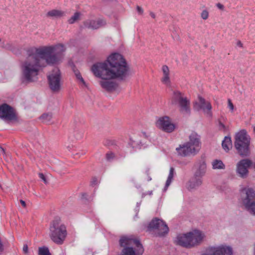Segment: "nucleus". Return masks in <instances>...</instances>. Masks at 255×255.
Segmentation results:
<instances>
[{
	"label": "nucleus",
	"instance_id": "473e14b6",
	"mask_svg": "<svg viewBox=\"0 0 255 255\" xmlns=\"http://www.w3.org/2000/svg\"><path fill=\"white\" fill-rule=\"evenodd\" d=\"M201 17L204 20H206L209 17V12L207 10H203L201 13Z\"/></svg>",
	"mask_w": 255,
	"mask_h": 255
},
{
	"label": "nucleus",
	"instance_id": "423d86ee",
	"mask_svg": "<svg viewBox=\"0 0 255 255\" xmlns=\"http://www.w3.org/2000/svg\"><path fill=\"white\" fill-rule=\"evenodd\" d=\"M120 245L123 247L121 255H142L144 248L139 240L131 237H123L119 241Z\"/></svg>",
	"mask_w": 255,
	"mask_h": 255
},
{
	"label": "nucleus",
	"instance_id": "9d476101",
	"mask_svg": "<svg viewBox=\"0 0 255 255\" xmlns=\"http://www.w3.org/2000/svg\"><path fill=\"white\" fill-rule=\"evenodd\" d=\"M171 103L174 105H178L180 108V111L183 114L188 115L190 114V101L186 97H184L180 92L178 91L173 92Z\"/></svg>",
	"mask_w": 255,
	"mask_h": 255
},
{
	"label": "nucleus",
	"instance_id": "a211bd4d",
	"mask_svg": "<svg viewBox=\"0 0 255 255\" xmlns=\"http://www.w3.org/2000/svg\"><path fill=\"white\" fill-rule=\"evenodd\" d=\"M157 125L160 129L166 132H172L175 128V125L171 123L167 116L159 118L157 122Z\"/></svg>",
	"mask_w": 255,
	"mask_h": 255
},
{
	"label": "nucleus",
	"instance_id": "f704fd0d",
	"mask_svg": "<svg viewBox=\"0 0 255 255\" xmlns=\"http://www.w3.org/2000/svg\"><path fill=\"white\" fill-rule=\"evenodd\" d=\"M39 178L40 179H41L43 181L44 183H45V184L47 183V181L46 180V178L45 176H44V175L43 173H39Z\"/></svg>",
	"mask_w": 255,
	"mask_h": 255
},
{
	"label": "nucleus",
	"instance_id": "de8ad7c7",
	"mask_svg": "<svg viewBox=\"0 0 255 255\" xmlns=\"http://www.w3.org/2000/svg\"><path fill=\"white\" fill-rule=\"evenodd\" d=\"M253 130L254 132L255 133V126H253Z\"/></svg>",
	"mask_w": 255,
	"mask_h": 255
},
{
	"label": "nucleus",
	"instance_id": "49530a36",
	"mask_svg": "<svg viewBox=\"0 0 255 255\" xmlns=\"http://www.w3.org/2000/svg\"><path fill=\"white\" fill-rule=\"evenodd\" d=\"M148 194L150 195H152V191H148Z\"/></svg>",
	"mask_w": 255,
	"mask_h": 255
},
{
	"label": "nucleus",
	"instance_id": "79ce46f5",
	"mask_svg": "<svg viewBox=\"0 0 255 255\" xmlns=\"http://www.w3.org/2000/svg\"><path fill=\"white\" fill-rule=\"evenodd\" d=\"M237 45L241 47H243V44L241 42V41H238V42H237Z\"/></svg>",
	"mask_w": 255,
	"mask_h": 255
},
{
	"label": "nucleus",
	"instance_id": "e433bc0d",
	"mask_svg": "<svg viewBox=\"0 0 255 255\" xmlns=\"http://www.w3.org/2000/svg\"><path fill=\"white\" fill-rule=\"evenodd\" d=\"M97 183V179L96 177H93L92 181H91V185L92 186L95 185Z\"/></svg>",
	"mask_w": 255,
	"mask_h": 255
},
{
	"label": "nucleus",
	"instance_id": "2eb2a0df",
	"mask_svg": "<svg viewBox=\"0 0 255 255\" xmlns=\"http://www.w3.org/2000/svg\"><path fill=\"white\" fill-rule=\"evenodd\" d=\"M106 24V21L103 18L87 19L83 22V25L80 28L94 30L104 27Z\"/></svg>",
	"mask_w": 255,
	"mask_h": 255
},
{
	"label": "nucleus",
	"instance_id": "6e6552de",
	"mask_svg": "<svg viewBox=\"0 0 255 255\" xmlns=\"http://www.w3.org/2000/svg\"><path fill=\"white\" fill-rule=\"evenodd\" d=\"M51 239L58 245L63 244L67 235L66 228L59 217H56L51 223L50 228Z\"/></svg>",
	"mask_w": 255,
	"mask_h": 255
},
{
	"label": "nucleus",
	"instance_id": "6ab92c4d",
	"mask_svg": "<svg viewBox=\"0 0 255 255\" xmlns=\"http://www.w3.org/2000/svg\"><path fill=\"white\" fill-rule=\"evenodd\" d=\"M202 177L196 176L194 175L193 177L187 183V189L190 191L196 189L202 185Z\"/></svg>",
	"mask_w": 255,
	"mask_h": 255
},
{
	"label": "nucleus",
	"instance_id": "b1692460",
	"mask_svg": "<svg viewBox=\"0 0 255 255\" xmlns=\"http://www.w3.org/2000/svg\"><path fill=\"white\" fill-rule=\"evenodd\" d=\"M212 167L214 169H224L225 168V165L221 160L215 159L213 161Z\"/></svg>",
	"mask_w": 255,
	"mask_h": 255
},
{
	"label": "nucleus",
	"instance_id": "7ed1b4c3",
	"mask_svg": "<svg viewBox=\"0 0 255 255\" xmlns=\"http://www.w3.org/2000/svg\"><path fill=\"white\" fill-rule=\"evenodd\" d=\"M55 49L53 46L31 47L28 48V53L29 55H37L39 59L42 60L46 67L47 64L57 63L62 58V51L55 53Z\"/></svg>",
	"mask_w": 255,
	"mask_h": 255
},
{
	"label": "nucleus",
	"instance_id": "37998d69",
	"mask_svg": "<svg viewBox=\"0 0 255 255\" xmlns=\"http://www.w3.org/2000/svg\"><path fill=\"white\" fill-rule=\"evenodd\" d=\"M150 15L153 18H155V14L153 12H150Z\"/></svg>",
	"mask_w": 255,
	"mask_h": 255
},
{
	"label": "nucleus",
	"instance_id": "4468645a",
	"mask_svg": "<svg viewBox=\"0 0 255 255\" xmlns=\"http://www.w3.org/2000/svg\"><path fill=\"white\" fill-rule=\"evenodd\" d=\"M241 196L243 205L247 208L255 202V190L249 187H245L241 190Z\"/></svg>",
	"mask_w": 255,
	"mask_h": 255
},
{
	"label": "nucleus",
	"instance_id": "aec40b11",
	"mask_svg": "<svg viewBox=\"0 0 255 255\" xmlns=\"http://www.w3.org/2000/svg\"><path fill=\"white\" fill-rule=\"evenodd\" d=\"M196 167V170L195 171L194 175L196 176H199L201 177H203L206 171V164L205 161L204 160L199 161L197 164L195 165Z\"/></svg>",
	"mask_w": 255,
	"mask_h": 255
},
{
	"label": "nucleus",
	"instance_id": "20e7f679",
	"mask_svg": "<svg viewBox=\"0 0 255 255\" xmlns=\"http://www.w3.org/2000/svg\"><path fill=\"white\" fill-rule=\"evenodd\" d=\"M205 237L202 231L196 229L186 234L178 235L175 243L181 247L191 249L200 245Z\"/></svg>",
	"mask_w": 255,
	"mask_h": 255
},
{
	"label": "nucleus",
	"instance_id": "ddd939ff",
	"mask_svg": "<svg viewBox=\"0 0 255 255\" xmlns=\"http://www.w3.org/2000/svg\"><path fill=\"white\" fill-rule=\"evenodd\" d=\"M49 87L53 92H58L60 89L61 73L56 68L47 77Z\"/></svg>",
	"mask_w": 255,
	"mask_h": 255
},
{
	"label": "nucleus",
	"instance_id": "f3484780",
	"mask_svg": "<svg viewBox=\"0 0 255 255\" xmlns=\"http://www.w3.org/2000/svg\"><path fill=\"white\" fill-rule=\"evenodd\" d=\"M194 109L199 111L202 110L208 116L212 117V113L211 112L212 106L210 102L206 101L205 99L202 97H199V103L195 102L194 105Z\"/></svg>",
	"mask_w": 255,
	"mask_h": 255
},
{
	"label": "nucleus",
	"instance_id": "7c9ffc66",
	"mask_svg": "<svg viewBox=\"0 0 255 255\" xmlns=\"http://www.w3.org/2000/svg\"><path fill=\"white\" fill-rule=\"evenodd\" d=\"M84 134L83 131L82 130L77 129L74 131V135L75 138L77 139H81L83 137Z\"/></svg>",
	"mask_w": 255,
	"mask_h": 255
},
{
	"label": "nucleus",
	"instance_id": "f8f14e48",
	"mask_svg": "<svg viewBox=\"0 0 255 255\" xmlns=\"http://www.w3.org/2000/svg\"><path fill=\"white\" fill-rule=\"evenodd\" d=\"M252 161L249 158H244L240 160L237 164L236 172L239 177L246 178L249 175V168L252 165Z\"/></svg>",
	"mask_w": 255,
	"mask_h": 255
},
{
	"label": "nucleus",
	"instance_id": "a18cd8bd",
	"mask_svg": "<svg viewBox=\"0 0 255 255\" xmlns=\"http://www.w3.org/2000/svg\"><path fill=\"white\" fill-rule=\"evenodd\" d=\"M151 180V178L149 176L148 177L147 181H149Z\"/></svg>",
	"mask_w": 255,
	"mask_h": 255
},
{
	"label": "nucleus",
	"instance_id": "4c0bfd02",
	"mask_svg": "<svg viewBox=\"0 0 255 255\" xmlns=\"http://www.w3.org/2000/svg\"><path fill=\"white\" fill-rule=\"evenodd\" d=\"M136 9H137V11H138V12L140 14H142L143 12V10L142 9V8L139 6H136Z\"/></svg>",
	"mask_w": 255,
	"mask_h": 255
},
{
	"label": "nucleus",
	"instance_id": "72a5a7b5",
	"mask_svg": "<svg viewBox=\"0 0 255 255\" xmlns=\"http://www.w3.org/2000/svg\"><path fill=\"white\" fill-rule=\"evenodd\" d=\"M228 107L230 108V109L232 111H233V110L234 109V106L233 104L232 103L231 99H229L228 100Z\"/></svg>",
	"mask_w": 255,
	"mask_h": 255
},
{
	"label": "nucleus",
	"instance_id": "58836bf2",
	"mask_svg": "<svg viewBox=\"0 0 255 255\" xmlns=\"http://www.w3.org/2000/svg\"><path fill=\"white\" fill-rule=\"evenodd\" d=\"M28 248L27 245H24L23 247V251L25 254L28 253Z\"/></svg>",
	"mask_w": 255,
	"mask_h": 255
},
{
	"label": "nucleus",
	"instance_id": "0eeeda50",
	"mask_svg": "<svg viewBox=\"0 0 255 255\" xmlns=\"http://www.w3.org/2000/svg\"><path fill=\"white\" fill-rule=\"evenodd\" d=\"M251 137L245 129L236 133L235 136L234 146L237 153L242 157L250 156Z\"/></svg>",
	"mask_w": 255,
	"mask_h": 255
},
{
	"label": "nucleus",
	"instance_id": "c9c22d12",
	"mask_svg": "<svg viewBox=\"0 0 255 255\" xmlns=\"http://www.w3.org/2000/svg\"><path fill=\"white\" fill-rule=\"evenodd\" d=\"M219 128L224 131L226 130L225 126L220 121H219Z\"/></svg>",
	"mask_w": 255,
	"mask_h": 255
},
{
	"label": "nucleus",
	"instance_id": "bb28decb",
	"mask_svg": "<svg viewBox=\"0 0 255 255\" xmlns=\"http://www.w3.org/2000/svg\"><path fill=\"white\" fill-rule=\"evenodd\" d=\"M52 118V114L51 113H44L40 117V119L43 122L47 123L49 122Z\"/></svg>",
	"mask_w": 255,
	"mask_h": 255
},
{
	"label": "nucleus",
	"instance_id": "cd10ccee",
	"mask_svg": "<svg viewBox=\"0 0 255 255\" xmlns=\"http://www.w3.org/2000/svg\"><path fill=\"white\" fill-rule=\"evenodd\" d=\"M38 255H51L47 247H39L38 249Z\"/></svg>",
	"mask_w": 255,
	"mask_h": 255
},
{
	"label": "nucleus",
	"instance_id": "c85d7f7f",
	"mask_svg": "<svg viewBox=\"0 0 255 255\" xmlns=\"http://www.w3.org/2000/svg\"><path fill=\"white\" fill-rule=\"evenodd\" d=\"M73 70L77 78L80 80V81H81L84 85H85V82L82 78L80 72L77 69H76V67L74 65H73Z\"/></svg>",
	"mask_w": 255,
	"mask_h": 255
},
{
	"label": "nucleus",
	"instance_id": "dca6fc26",
	"mask_svg": "<svg viewBox=\"0 0 255 255\" xmlns=\"http://www.w3.org/2000/svg\"><path fill=\"white\" fill-rule=\"evenodd\" d=\"M201 255H233V252L231 247L222 245L210 247L206 249V253Z\"/></svg>",
	"mask_w": 255,
	"mask_h": 255
},
{
	"label": "nucleus",
	"instance_id": "39448f33",
	"mask_svg": "<svg viewBox=\"0 0 255 255\" xmlns=\"http://www.w3.org/2000/svg\"><path fill=\"white\" fill-rule=\"evenodd\" d=\"M189 141L179 144L176 148L178 154L182 157L194 156L200 151L201 147L200 136L196 132H192L189 136Z\"/></svg>",
	"mask_w": 255,
	"mask_h": 255
},
{
	"label": "nucleus",
	"instance_id": "ea45409f",
	"mask_svg": "<svg viewBox=\"0 0 255 255\" xmlns=\"http://www.w3.org/2000/svg\"><path fill=\"white\" fill-rule=\"evenodd\" d=\"M217 6L219 9H221V10H224V6L221 3H218L217 4Z\"/></svg>",
	"mask_w": 255,
	"mask_h": 255
},
{
	"label": "nucleus",
	"instance_id": "a19ab883",
	"mask_svg": "<svg viewBox=\"0 0 255 255\" xmlns=\"http://www.w3.org/2000/svg\"><path fill=\"white\" fill-rule=\"evenodd\" d=\"M20 202L21 204V205L24 207V208H25L26 206V203L24 201L22 200H20Z\"/></svg>",
	"mask_w": 255,
	"mask_h": 255
},
{
	"label": "nucleus",
	"instance_id": "c756f323",
	"mask_svg": "<svg viewBox=\"0 0 255 255\" xmlns=\"http://www.w3.org/2000/svg\"><path fill=\"white\" fill-rule=\"evenodd\" d=\"M245 209L250 214L255 216V201Z\"/></svg>",
	"mask_w": 255,
	"mask_h": 255
},
{
	"label": "nucleus",
	"instance_id": "09e8293b",
	"mask_svg": "<svg viewBox=\"0 0 255 255\" xmlns=\"http://www.w3.org/2000/svg\"><path fill=\"white\" fill-rule=\"evenodd\" d=\"M1 41V39H0V41Z\"/></svg>",
	"mask_w": 255,
	"mask_h": 255
},
{
	"label": "nucleus",
	"instance_id": "f257e3e1",
	"mask_svg": "<svg viewBox=\"0 0 255 255\" xmlns=\"http://www.w3.org/2000/svg\"><path fill=\"white\" fill-rule=\"evenodd\" d=\"M94 76L102 79L101 87L109 93L116 91L119 85L113 80L125 81L130 75V67L124 57L114 53L103 62H97L91 68Z\"/></svg>",
	"mask_w": 255,
	"mask_h": 255
},
{
	"label": "nucleus",
	"instance_id": "c03bdc74",
	"mask_svg": "<svg viewBox=\"0 0 255 255\" xmlns=\"http://www.w3.org/2000/svg\"><path fill=\"white\" fill-rule=\"evenodd\" d=\"M0 149L3 154L5 153V150L3 148H2L1 146H0Z\"/></svg>",
	"mask_w": 255,
	"mask_h": 255
},
{
	"label": "nucleus",
	"instance_id": "4be33fe9",
	"mask_svg": "<svg viewBox=\"0 0 255 255\" xmlns=\"http://www.w3.org/2000/svg\"><path fill=\"white\" fill-rule=\"evenodd\" d=\"M162 71L163 73V77L161 79V81L165 84H169L170 81L169 78V68L166 65H163L162 67Z\"/></svg>",
	"mask_w": 255,
	"mask_h": 255
},
{
	"label": "nucleus",
	"instance_id": "f03ea898",
	"mask_svg": "<svg viewBox=\"0 0 255 255\" xmlns=\"http://www.w3.org/2000/svg\"><path fill=\"white\" fill-rule=\"evenodd\" d=\"M26 55L27 57L22 66V74L25 79L31 82L38 75L40 69L45 67V63L42 60L39 59L37 55H29L28 48L26 50Z\"/></svg>",
	"mask_w": 255,
	"mask_h": 255
},
{
	"label": "nucleus",
	"instance_id": "a878e982",
	"mask_svg": "<svg viewBox=\"0 0 255 255\" xmlns=\"http://www.w3.org/2000/svg\"><path fill=\"white\" fill-rule=\"evenodd\" d=\"M81 16V13L80 12H76L74 13V15H72L69 19L68 20V22L72 24L80 20V17Z\"/></svg>",
	"mask_w": 255,
	"mask_h": 255
},
{
	"label": "nucleus",
	"instance_id": "412c9836",
	"mask_svg": "<svg viewBox=\"0 0 255 255\" xmlns=\"http://www.w3.org/2000/svg\"><path fill=\"white\" fill-rule=\"evenodd\" d=\"M65 14V12L63 11L53 9L48 11L46 14V15L48 17L58 18L64 16Z\"/></svg>",
	"mask_w": 255,
	"mask_h": 255
},
{
	"label": "nucleus",
	"instance_id": "2f4dec72",
	"mask_svg": "<svg viewBox=\"0 0 255 255\" xmlns=\"http://www.w3.org/2000/svg\"><path fill=\"white\" fill-rule=\"evenodd\" d=\"M115 157V154L112 152H108L106 154V159L107 161H112Z\"/></svg>",
	"mask_w": 255,
	"mask_h": 255
},
{
	"label": "nucleus",
	"instance_id": "5701e85b",
	"mask_svg": "<svg viewBox=\"0 0 255 255\" xmlns=\"http://www.w3.org/2000/svg\"><path fill=\"white\" fill-rule=\"evenodd\" d=\"M222 145L223 149L225 151H228L232 147V142L231 137L228 136H225L224 139L222 141Z\"/></svg>",
	"mask_w": 255,
	"mask_h": 255
},
{
	"label": "nucleus",
	"instance_id": "9b49d317",
	"mask_svg": "<svg viewBox=\"0 0 255 255\" xmlns=\"http://www.w3.org/2000/svg\"><path fill=\"white\" fill-rule=\"evenodd\" d=\"M0 119L5 121H17L18 117L15 109L6 103L0 105Z\"/></svg>",
	"mask_w": 255,
	"mask_h": 255
},
{
	"label": "nucleus",
	"instance_id": "1a4fd4ad",
	"mask_svg": "<svg viewBox=\"0 0 255 255\" xmlns=\"http://www.w3.org/2000/svg\"><path fill=\"white\" fill-rule=\"evenodd\" d=\"M147 231L156 237H164L169 232L168 226L163 220L157 218L153 219L147 226Z\"/></svg>",
	"mask_w": 255,
	"mask_h": 255
},
{
	"label": "nucleus",
	"instance_id": "393cba45",
	"mask_svg": "<svg viewBox=\"0 0 255 255\" xmlns=\"http://www.w3.org/2000/svg\"><path fill=\"white\" fill-rule=\"evenodd\" d=\"M174 168L173 167H170L169 170V173L168 176V178L165 183L164 190H166L168 186L171 184L174 176Z\"/></svg>",
	"mask_w": 255,
	"mask_h": 255
}]
</instances>
